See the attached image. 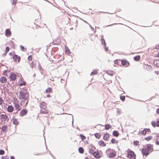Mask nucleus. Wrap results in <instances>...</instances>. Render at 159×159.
Returning a JSON list of instances; mask_svg holds the SVG:
<instances>
[{
  "label": "nucleus",
  "mask_w": 159,
  "mask_h": 159,
  "mask_svg": "<svg viewBox=\"0 0 159 159\" xmlns=\"http://www.w3.org/2000/svg\"><path fill=\"white\" fill-rule=\"evenodd\" d=\"M31 66V67L32 68H33V66Z\"/></svg>",
  "instance_id": "774afa93"
},
{
  "label": "nucleus",
  "mask_w": 159,
  "mask_h": 159,
  "mask_svg": "<svg viewBox=\"0 0 159 159\" xmlns=\"http://www.w3.org/2000/svg\"><path fill=\"white\" fill-rule=\"evenodd\" d=\"M39 69L40 70V69L42 68V67L40 65H39Z\"/></svg>",
  "instance_id": "bf43d9fd"
},
{
  "label": "nucleus",
  "mask_w": 159,
  "mask_h": 159,
  "mask_svg": "<svg viewBox=\"0 0 159 159\" xmlns=\"http://www.w3.org/2000/svg\"><path fill=\"white\" fill-rule=\"evenodd\" d=\"M9 77L12 81L15 80L16 78V75L15 74H12L10 75Z\"/></svg>",
  "instance_id": "9d476101"
},
{
  "label": "nucleus",
  "mask_w": 159,
  "mask_h": 159,
  "mask_svg": "<svg viewBox=\"0 0 159 159\" xmlns=\"http://www.w3.org/2000/svg\"><path fill=\"white\" fill-rule=\"evenodd\" d=\"M122 64L123 66H125L126 67H128L129 66V63L128 62L125 60H122L121 61Z\"/></svg>",
  "instance_id": "9b49d317"
},
{
  "label": "nucleus",
  "mask_w": 159,
  "mask_h": 159,
  "mask_svg": "<svg viewBox=\"0 0 159 159\" xmlns=\"http://www.w3.org/2000/svg\"><path fill=\"white\" fill-rule=\"evenodd\" d=\"M0 82L2 83H5L7 82V79L5 77H2L0 78Z\"/></svg>",
  "instance_id": "2eb2a0df"
},
{
  "label": "nucleus",
  "mask_w": 159,
  "mask_h": 159,
  "mask_svg": "<svg viewBox=\"0 0 159 159\" xmlns=\"http://www.w3.org/2000/svg\"><path fill=\"white\" fill-rule=\"evenodd\" d=\"M28 60L29 61H31L32 59V57L31 56H29L28 57Z\"/></svg>",
  "instance_id": "a18cd8bd"
},
{
  "label": "nucleus",
  "mask_w": 159,
  "mask_h": 159,
  "mask_svg": "<svg viewBox=\"0 0 159 159\" xmlns=\"http://www.w3.org/2000/svg\"><path fill=\"white\" fill-rule=\"evenodd\" d=\"M111 126L109 124H107L105 125V128L106 130H108L111 127Z\"/></svg>",
  "instance_id": "cd10ccee"
},
{
  "label": "nucleus",
  "mask_w": 159,
  "mask_h": 159,
  "mask_svg": "<svg viewBox=\"0 0 159 159\" xmlns=\"http://www.w3.org/2000/svg\"><path fill=\"white\" fill-rule=\"evenodd\" d=\"M156 56L157 57H159V53H158V54H156Z\"/></svg>",
  "instance_id": "4d7b16f0"
},
{
  "label": "nucleus",
  "mask_w": 159,
  "mask_h": 159,
  "mask_svg": "<svg viewBox=\"0 0 159 159\" xmlns=\"http://www.w3.org/2000/svg\"><path fill=\"white\" fill-rule=\"evenodd\" d=\"M148 68L149 69H152V66H151L148 65Z\"/></svg>",
  "instance_id": "603ef678"
},
{
  "label": "nucleus",
  "mask_w": 159,
  "mask_h": 159,
  "mask_svg": "<svg viewBox=\"0 0 159 159\" xmlns=\"http://www.w3.org/2000/svg\"><path fill=\"white\" fill-rule=\"evenodd\" d=\"M89 26L91 28V30L94 31V33L96 32V30L94 31V29L93 28L91 25H90V24H89Z\"/></svg>",
  "instance_id": "37998d69"
},
{
  "label": "nucleus",
  "mask_w": 159,
  "mask_h": 159,
  "mask_svg": "<svg viewBox=\"0 0 159 159\" xmlns=\"http://www.w3.org/2000/svg\"><path fill=\"white\" fill-rule=\"evenodd\" d=\"M106 153L107 156L109 158H113L116 155V152L114 150L111 149H108L106 151Z\"/></svg>",
  "instance_id": "f03ea898"
},
{
  "label": "nucleus",
  "mask_w": 159,
  "mask_h": 159,
  "mask_svg": "<svg viewBox=\"0 0 159 159\" xmlns=\"http://www.w3.org/2000/svg\"><path fill=\"white\" fill-rule=\"evenodd\" d=\"M153 63L154 65L159 67V60H157L154 61Z\"/></svg>",
  "instance_id": "6ab92c4d"
},
{
  "label": "nucleus",
  "mask_w": 159,
  "mask_h": 159,
  "mask_svg": "<svg viewBox=\"0 0 159 159\" xmlns=\"http://www.w3.org/2000/svg\"><path fill=\"white\" fill-rule=\"evenodd\" d=\"M19 85L20 86L25 85L26 84V83L24 81H20L18 82Z\"/></svg>",
  "instance_id": "bb28decb"
},
{
  "label": "nucleus",
  "mask_w": 159,
  "mask_h": 159,
  "mask_svg": "<svg viewBox=\"0 0 159 159\" xmlns=\"http://www.w3.org/2000/svg\"><path fill=\"white\" fill-rule=\"evenodd\" d=\"M40 106L41 108H46L47 106L46 103L44 102H40Z\"/></svg>",
  "instance_id": "1a4fd4ad"
},
{
  "label": "nucleus",
  "mask_w": 159,
  "mask_h": 159,
  "mask_svg": "<svg viewBox=\"0 0 159 159\" xmlns=\"http://www.w3.org/2000/svg\"><path fill=\"white\" fill-rule=\"evenodd\" d=\"M9 50V48L8 47H7L6 48V52H8Z\"/></svg>",
  "instance_id": "79ce46f5"
},
{
  "label": "nucleus",
  "mask_w": 159,
  "mask_h": 159,
  "mask_svg": "<svg viewBox=\"0 0 159 159\" xmlns=\"http://www.w3.org/2000/svg\"><path fill=\"white\" fill-rule=\"evenodd\" d=\"M128 157L131 159H135L136 156L134 153L132 151L130 150L127 154Z\"/></svg>",
  "instance_id": "20e7f679"
},
{
  "label": "nucleus",
  "mask_w": 159,
  "mask_h": 159,
  "mask_svg": "<svg viewBox=\"0 0 159 159\" xmlns=\"http://www.w3.org/2000/svg\"><path fill=\"white\" fill-rule=\"evenodd\" d=\"M116 24H111V25H108L107 26H112V25H116Z\"/></svg>",
  "instance_id": "5fc2aeb1"
},
{
  "label": "nucleus",
  "mask_w": 159,
  "mask_h": 159,
  "mask_svg": "<svg viewBox=\"0 0 159 159\" xmlns=\"http://www.w3.org/2000/svg\"><path fill=\"white\" fill-rule=\"evenodd\" d=\"M13 59L15 61H18L19 62L20 60V58L17 55H15L13 56Z\"/></svg>",
  "instance_id": "4468645a"
},
{
  "label": "nucleus",
  "mask_w": 159,
  "mask_h": 159,
  "mask_svg": "<svg viewBox=\"0 0 159 159\" xmlns=\"http://www.w3.org/2000/svg\"><path fill=\"white\" fill-rule=\"evenodd\" d=\"M95 137L97 139H99L100 137V136L98 133H96L95 134Z\"/></svg>",
  "instance_id": "f704fd0d"
},
{
  "label": "nucleus",
  "mask_w": 159,
  "mask_h": 159,
  "mask_svg": "<svg viewBox=\"0 0 159 159\" xmlns=\"http://www.w3.org/2000/svg\"><path fill=\"white\" fill-rule=\"evenodd\" d=\"M113 135L116 137H118L119 135V133L116 131L115 130L113 132Z\"/></svg>",
  "instance_id": "b1692460"
},
{
  "label": "nucleus",
  "mask_w": 159,
  "mask_h": 159,
  "mask_svg": "<svg viewBox=\"0 0 159 159\" xmlns=\"http://www.w3.org/2000/svg\"><path fill=\"white\" fill-rule=\"evenodd\" d=\"M156 139V144L157 145H159V136H157L155 137Z\"/></svg>",
  "instance_id": "a878e982"
},
{
  "label": "nucleus",
  "mask_w": 159,
  "mask_h": 159,
  "mask_svg": "<svg viewBox=\"0 0 159 159\" xmlns=\"http://www.w3.org/2000/svg\"><path fill=\"white\" fill-rule=\"evenodd\" d=\"M14 106L16 110H19L20 106L17 102H14Z\"/></svg>",
  "instance_id": "dca6fc26"
},
{
  "label": "nucleus",
  "mask_w": 159,
  "mask_h": 159,
  "mask_svg": "<svg viewBox=\"0 0 159 159\" xmlns=\"http://www.w3.org/2000/svg\"><path fill=\"white\" fill-rule=\"evenodd\" d=\"M20 47L21 48V50L23 51L25 50V48L23 46L20 45Z\"/></svg>",
  "instance_id": "49530a36"
},
{
  "label": "nucleus",
  "mask_w": 159,
  "mask_h": 159,
  "mask_svg": "<svg viewBox=\"0 0 159 159\" xmlns=\"http://www.w3.org/2000/svg\"><path fill=\"white\" fill-rule=\"evenodd\" d=\"M118 61V60H115L114 61V63H115V64H117V63Z\"/></svg>",
  "instance_id": "13d9d810"
},
{
  "label": "nucleus",
  "mask_w": 159,
  "mask_h": 159,
  "mask_svg": "<svg viewBox=\"0 0 159 159\" xmlns=\"http://www.w3.org/2000/svg\"><path fill=\"white\" fill-rule=\"evenodd\" d=\"M156 49H159V45L158 46L156 47Z\"/></svg>",
  "instance_id": "6e6d98bb"
},
{
  "label": "nucleus",
  "mask_w": 159,
  "mask_h": 159,
  "mask_svg": "<svg viewBox=\"0 0 159 159\" xmlns=\"http://www.w3.org/2000/svg\"><path fill=\"white\" fill-rule=\"evenodd\" d=\"M98 144L99 145L103 147L105 146L106 145L104 142L102 141H99L98 142Z\"/></svg>",
  "instance_id": "412c9836"
},
{
  "label": "nucleus",
  "mask_w": 159,
  "mask_h": 159,
  "mask_svg": "<svg viewBox=\"0 0 159 159\" xmlns=\"http://www.w3.org/2000/svg\"><path fill=\"white\" fill-rule=\"evenodd\" d=\"M93 156L96 158H98L100 157L99 152H94L93 154Z\"/></svg>",
  "instance_id": "aec40b11"
},
{
  "label": "nucleus",
  "mask_w": 159,
  "mask_h": 159,
  "mask_svg": "<svg viewBox=\"0 0 159 159\" xmlns=\"http://www.w3.org/2000/svg\"><path fill=\"white\" fill-rule=\"evenodd\" d=\"M23 99V100L21 101V105L24 107H26L28 102V98L24 99Z\"/></svg>",
  "instance_id": "0eeeda50"
},
{
  "label": "nucleus",
  "mask_w": 159,
  "mask_h": 159,
  "mask_svg": "<svg viewBox=\"0 0 159 159\" xmlns=\"http://www.w3.org/2000/svg\"><path fill=\"white\" fill-rule=\"evenodd\" d=\"M17 0H13L12 4L13 5H15L16 3V2Z\"/></svg>",
  "instance_id": "de8ad7c7"
},
{
  "label": "nucleus",
  "mask_w": 159,
  "mask_h": 159,
  "mask_svg": "<svg viewBox=\"0 0 159 159\" xmlns=\"http://www.w3.org/2000/svg\"><path fill=\"white\" fill-rule=\"evenodd\" d=\"M13 123L15 125H16L18 124L17 120L16 119H14L13 121Z\"/></svg>",
  "instance_id": "c9c22d12"
},
{
  "label": "nucleus",
  "mask_w": 159,
  "mask_h": 159,
  "mask_svg": "<svg viewBox=\"0 0 159 159\" xmlns=\"http://www.w3.org/2000/svg\"><path fill=\"white\" fill-rule=\"evenodd\" d=\"M19 99H22L28 98L27 94L25 91H20L19 93Z\"/></svg>",
  "instance_id": "7ed1b4c3"
},
{
  "label": "nucleus",
  "mask_w": 159,
  "mask_h": 159,
  "mask_svg": "<svg viewBox=\"0 0 159 159\" xmlns=\"http://www.w3.org/2000/svg\"><path fill=\"white\" fill-rule=\"evenodd\" d=\"M83 21L84 22L88 24L89 25V24L85 20H84Z\"/></svg>",
  "instance_id": "052dcab7"
},
{
  "label": "nucleus",
  "mask_w": 159,
  "mask_h": 159,
  "mask_svg": "<svg viewBox=\"0 0 159 159\" xmlns=\"http://www.w3.org/2000/svg\"><path fill=\"white\" fill-rule=\"evenodd\" d=\"M65 52L66 53H68L70 52V50L68 49H67V50H66Z\"/></svg>",
  "instance_id": "3c124183"
},
{
  "label": "nucleus",
  "mask_w": 159,
  "mask_h": 159,
  "mask_svg": "<svg viewBox=\"0 0 159 159\" xmlns=\"http://www.w3.org/2000/svg\"><path fill=\"white\" fill-rule=\"evenodd\" d=\"M0 118L2 120V122L8 121V117L5 114H2L0 115Z\"/></svg>",
  "instance_id": "39448f33"
},
{
  "label": "nucleus",
  "mask_w": 159,
  "mask_h": 159,
  "mask_svg": "<svg viewBox=\"0 0 159 159\" xmlns=\"http://www.w3.org/2000/svg\"><path fill=\"white\" fill-rule=\"evenodd\" d=\"M140 59V57L139 56H137L134 57V59L136 61H139Z\"/></svg>",
  "instance_id": "7c9ffc66"
},
{
  "label": "nucleus",
  "mask_w": 159,
  "mask_h": 159,
  "mask_svg": "<svg viewBox=\"0 0 159 159\" xmlns=\"http://www.w3.org/2000/svg\"><path fill=\"white\" fill-rule=\"evenodd\" d=\"M47 97H50V95H47Z\"/></svg>",
  "instance_id": "0e129e2a"
},
{
  "label": "nucleus",
  "mask_w": 159,
  "mask_h": 159,
  "mask_svg": "<svg viewBox=\"0 0 159 159\" xmlns=\"http://www.w3.org/2000/svg\"><path fill=\"white\" fill-rule=\"evenodd\" d=\"M117 113L118 114H121V111L120 109H118L117 111Z\"/></svg>",
  "instance_id": "c03bdc74"
},
{
  "label": "nucleus",
  "mask_w": 159,
  "mask_h": 159,
  "mask_svg": "<svg viewBox=\"0 0 159 159\" xmlns=\"http://www.w3.org/2000/svg\"><path fill=\"white\" fill-rule=\"evenodd\" d=\"M5 35L7 36H10L11 34V32L10 30L9 29H7L5 30Z\"/></svg>",
  "instance_id": "f3484780"
},
{
  "label": "nucleus",
  "mask_w": 159,
  "mask_h": 159,
  "mask_svg": "<svg viewBox=\"0 0 159 159\" xmlns=\"http://www.w3.org/2000/svg\"><path fill=\"white\" fill-rule=\"evenodd\" d=\"M51 89L50 88H48L45 91L47 93H49L51 92Z\"/></svg>",
  "instance_id": "e433bc0d"
},
{
  "label": "nucleus",
  "mask_w": 159,
  "mask_h": 159,
  "mask_svg": "<svg viewBox=\"0 0 159 159\" xmlns=\"http://www.w3.org/2000/svg\"><path fill=\"white\" fill-rule=\"evenodd\" d=\"M97 73V71L96 70H93L91 73V75L96 74Z\"/></svg>",
  "instance_id": "4c0bfd02"
},
{
  "label": "nucleus",
  "mask_w": 159,
  "mask_h": 159,
  "mask_svg": "<svg viewBox=\"0 0 159 159\" xmlns=\"http://www.w3.org/2000/svg\"><path fill=\"white\" fill-rule=\"evenodd\" d=\"M120 98L121 100L122 101H124L125 100V97L124 96H121L120 97Z\"/></svg>",
  "instance_id": "ea45409f"
},
{
  "label": "nucleus",
  "mask_w": 159,
  "mask_h": 159,
  "mask_svg": "<svg viewBox=\"0 0 159 159\" xmlns=\"http://www.w3.org/2000/svg\"><path fill=\"white\" fill-rule=\"evenodd\" d=\"M7 72V71L6 70H5L3 71L4 74H5V73Z\"/></svg>",
  "instance_id": "680f3d73"
},
{
  "label": "nucleus",
  "mask_w": 159,
  "mask_h": 159,
  "mask_svg": "<svg viewBox=\"0 0 159 159\" xmlns=\"http://www.w3.org/2000/svg\"><path fill=\"white\" fill-rule=\"evenodd\" d=\"M153 150V147L150 144H148L146 147L143 148L142 150L143 155L146 156H147Z\"/></svg>",
  "instance_id": "f257e3e1"
},
{
  "label": "nucleus",
  "mask_w": 159,
  "mask_h": 159,
  "mask_svg": "<svg viewBox=\"0 0 159 159\" xmlns=\"http://www.w3.org/2000/svg\"><path fill=\"white\" fill-rule=\"evenodd\" d=\"M65 49L66 50H67V49H68V48L67 47H65Z\"/></svg>",
  "instance_id": "e2e57ef3"
},
{
  "label": "nucleus",
  "mask_w": 159,
  "mask_h": 159,
  "mask_svg": "<svg viewBox=\"0 0 159 159\" xmlns=\"http://www.w3.org/2000/svg\"><path fill=\"white\" fill-rule=\"evenodd\" d=\"M79 151L80 153H83L84 152V150L83 148L81 147H80L79 148Z\"/></svg>",
  "instance_id": "c756f323"
},
{
  "label": "nucleus",
  "mask_w": 159,
  "mask_h": 159,
  "mask_svg": "<svg viewBox=\"0 0 159 159\" xmlns=\"http://www.w3.org/2000/svg\"><path fill=\"white\" fill-rule=\"evenodd\" d=\"M64 81V80H61V83H63V81Z\"/></svg>",
  "instance_id": "338daca9"
},
{
  "label": "nucleus",
  "mask_w": 159,
  "mask_h": 159,
  "mask_svg": "<svg viewBox=\"0 0 159 159\" xmlns=\"http://www.w3.org/2000/svg\"><path fill=\"white\" fill-rule=\"evenodd\" d=\"M1 129L3 132H5L7 130V127L6 125H3L2 126Z\"/></svg>",
  "instance_id": "a211bd4d"
},
{
  "label": "nucleus",
  "mask_w": 159,
  "mask_h": 159,
  "mask_svg": "<svg viewBox=\"0 0 159 159\" xmlns=\"http://www.w3.org/2000/svg\"><path fill=\"white\" fill-rule=\"evenodd\" d=\"M107 73L108 75L111 76H112L114 74V72L112 71H108Z\"/></svg>",
  "instance_id": "393cba45"
},
{
  "label": "nucleus",
  "mask_w": 159,
  "mask_h": 159,
  "mask_svg": "<svg viewBox=\"0 0 159 159\" xmlns=\"http://www.w3.org/2000/svg\"><path fill=\"white\" fill-rule=\"evenodd\" d=\"M156 113L159 115V108L157 109L156 110Z\"/></svg>",
  "instance_id": "09e8293b"
},
{
  "label": "nucleus",
  "mask_w": 159,
  "mask_h": 159,
  "mask_svg": "<svg viewBox=\"0 0 159 159\" xmlns=\"http://www.w3.org/2000/svg\"><path fill=\"white\" fill-rule=\"evenodd\" d=\"M150 131V129H145L144 130L142 131L141 133L143 135H145L147 132H149Z\"/></svg>",
  "instance_id": "f8f14e48"
},
{
  "label": "nucleus",
  "mask_w": 159,
  "mask_h": 159,
  "mask_svg": "<svg viewBox=\"0 0 159 159\" xmlns=\"http://www.w3.org/2000/svg\"><path fill=\"white\" fill-rule=\"evenodd\" d=\"M109 137V134L108 133L105 134L103 136V139L105 140H108V138Z\"/></svg>",
  "instance_id": "4be33fe9"
},
{
  "label": "nucleus",
  "mask_w": 159,
  "mask_h": 159,
  "mask_svg": "<svg viewBox=\"0 0 159 159\" xmlns=\"http://www.w3.org/2000/svg\"><path fill=\"white\" fill-rule=\"evenodd\" d=\"M10 159H15V157H14L11 156V157Z\"/></svg>",
  "instance_id": "864d4df0"
},
{
  "label": "nucleus",
  "mask_w": 159,
  "mask_h": 159,
  "mask_svg": "<svg viewBox=\"0 0 159 159\" xmlns=\"http://www.w3.org/2000/svg\"><path fill=\"white\" fill-rule=\"evenodd\" d=\"M152 138V137L151 136H149L148 137H146L144 138L145 140L147 141H149Z\"/></svg>",
  "instance_id": "c85d7f7f"
},
{
  "label": "nucleus",
  "mask_w": 159,
  "mask_h": 159,
  "mask_svg": "<svg viewBox=\"0 0 159 159\" xmlns=\"http://www.w3.org/2000/svg\"><path fill=\"white\" fill-rule=\"evenodd\" d=\"M64 81V80H61V83H63V81Z\"/></svg>",
  "instance_id": "69168bd1"
},
{
  "label": "nucleus",
  "mask_w": 159,
  "mask_h": 159,
  "mask_svg": "<svg viewBox=\"0 0 159 159\" xmlns=\"http://www.w3.org/2000/svg\"><path fill=\"white\" fill-rule=\"evenodd\" d=\"M7 109L8 112H11L13 111L14 108L12 106L10 105L8 107Z\"/></svg>",
  "instance_id": "ddd939ff"
},
{
  "label": "nucleus",
  "mask_w": 159,
  "mask_h": 159,
  "mask_svg": "<svg viewBox=\"0 0 159 159\" xmlns=\"http://www.w3.org/2000/svg\"><path fill=\"white\" fill-rule=\"evenodd\" d=\"M4 151L2 150H0V155H2L4 154Z\"/></svg>",
  "instance_id": "a19ab883"
},
{
  "label": "nucleus",
  "mask_w": 159,
  "mask_h": 159,
  "mask_svg": "<svg viewBox=\"0 0 159 159\" xmlns=\"http://www.w3.org/2000/svg\"><path fill=\"white\" fill-rule=\"evenodd\" d=\"M151 124L153 127H155L156 126H157V122L152 121L151 122Z\"/></svg>",
  "instance_id": "2f4dec72"
},
{
  "label": "nucleus",
  "mask_w": 159,
  "mask_h": 159,
  "mask_svg": "<svg viewBox=\"0 0 159 159\" xmlns=\"http://www.w3.org/2000/svg\"><path fill=\"white\" fill-rule=\"evenodd\" d=\"M103 36L101 37V43L102 45H104V48L106 52H107L108 50V48L106 47V44L105 41V39L102 38Z\"/></svg>",
  "instance_id": "423d86ee"
},
{
  "label": "nucleus",
  "mask_w": 159,
  "mask_h": 159,
  "mask_svg": "<svg viewBox=\"0 0 159 159\" xmlns=\"http://www.w3.org/2000/svg\"><path fill=\"white\" fill-rule=\"evenodd\" d=\"M46 108H41L40 112L42 113L47 114L48 113V111L47 110L45 109Z\"/></svg>",
  "instance_id": "5701e85b"
},
{
  "label": "nucleus",
  "mask_w": 159,
  "mask_h": 159,
  "mask_svg": "<svg viewBox=\"0 0 159 159\" xmlns=\"http://www.w3.org/2000/svg\"><path fill=\"white\" fill-rule=\"evenodd\" d=\"M134 144L136 146L139 145V142L138 141H134Z\"/></svg>",
  "instance_id": "72a5a7b5"
},
{
  "label": "nucleus",
  "mask_w": 159,
  "mask_h": 159,
  "mask_svg": "<svg viewBox=\"0 0 159 159\" xmlns=\"http://www.w3.org/2000/svg\"><path fill=\"white\" fill-rule=\"evenodd\" d=\"M111 143H117V141L114 139H112L111 140Z\"/></svg>",
  "instance_id": "473e14b6"
},
{
  "label": "nucleus",
  "mask_w": 159,
  "mask_h": 159,
  "mask_svg": "<svg viewBox=\"0 0 159 159\" xmlns=\"http://www.w3.org/2000/svg\"><path fill=\"white\" fill-rule=\"evenodd\" d=\"M157 126L159 127V120L157 121Z\"/></svg>",
  "instance_id": "8fccbe9b"
},
{
  "label": "nucleus",
  "mask_w": 159,
  "mask_h": 159,
  "mask_svg": "<svg viewBox=\"0 0 159 159\" xmlns=\"http://www.w3.org/2000/svg\"><path fill=\"white\" fill-rule=\"evenodd\" d=\"M3 102V100L2 98L0 97V105H2Z\"/></svg>",
  "instance_id": "58836bf2"
},
{
  "label": "nucleus",
  "mask_w": 159,
  "mask_h": 159,
  "mask_svg": "<svg viewBox=\"0 0 159 159\" xmlns=\"http://www.w3.org/2000/svg\"><path fill=\"white\" fill-rule=\"evenodd\" d=\"M27 113V111L26 109H23L21 111L20 113V115L21 116H23L25 115Z\"/></svg>",
  "instance_id": "6e6552de"
}]
</instances>
